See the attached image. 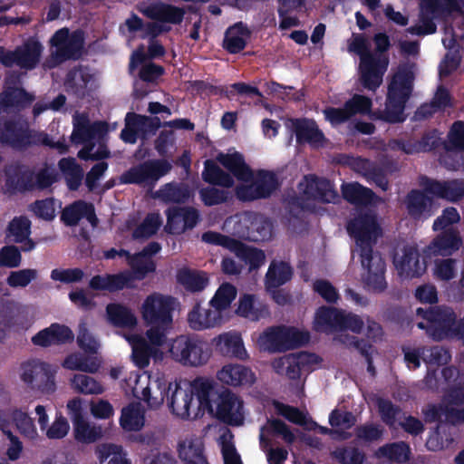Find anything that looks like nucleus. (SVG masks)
Listing matches in <instances>:
<instances>
[{"label": "nucleus", "mask_w": 464, "mask_h": 464, "mask_svg": "<svg viewBox=\"0 0 464 464\" xmlns=\"http://www.w3.org/2000/svg\"><path fill=\"white\" fill-rule=\"evenodd\" d=\"M347 231L360 248L361 264L367 271L365 285L373 292H383L387 287L386 264L382 255L373 251V245L381 234L376 218L370 213L360 214L348 222Z\"/></svg>", "instance_id": "1"}, {"label": "nucleus", "mask_w": 464, "mask_h": 464, "mask_svg": "<svg viewBox=\"0 0 464 464\" xmlns=\"http://www.w3.org/2000/svg\"><path fill=\"white\" fill-rule=\"evenodd\" d=\"M375 50L372 52L370 44L363 34H353L348 51L360 58L358 66L359 82L367 91L375 92L383 82V76L389 67L387 52L392 44L385 33H377L373 36Z\"/></svg>", "instance_id": "2"}, {"label": "nucleus", "mask_w": 464, "mask_h": 464, "mask_svg": "<svg viewBox=\"0 0 464 464\" xmlns=\"http://www.w3.org/2000/svg\"><path fill=\"white\" fill-rule=\"evenodd\" d=\"M415 74L411 66H399L388 84L386 107L384 110L370 111L367 114L373 121L387 123H402L407 116L404 113L406 103L413 92Z\"/></svg>", "instance_id": "3"}, {"label": "nucleus", "mask_w": 464, "mask_h": 464, "mask_svg": "<svg viewBox=\"0 0 464 464\" xmlns=\"http://www.w3.org/2000/svg\"><path fill=\"white\" fill-rule=\"evenodd\" d=\"M416 315L422 319L417 324L419 329L424 330L433 341L440 342L457 336V314L447 305H430L419 307Z\"/></svg>", "instance_id": "4"}, {"label": "nucleus", "mask_w": 464, "mask_h": 464, "mask_svg": "<svg viewBox=\"0 0 464 464\" xmlns=\"http://www.w3.org/2000/svg\"><path fill=\"white\" fill-rule=\"evenodd\" d=\"M169 356L183 366L199 367L206 364L211 354L210 343L197 334H180L169 344Z\"/></svg>", "instance_id": "5"}, {"label": "nucleus", "mask_w": 464, "mask_h": 464, "mask_svg": "<svg viewBox=\"0 0 464 464\" xmlns=\"http://www.w3.org/2000/svg\"><path fill=\"white\" fill-rule=\"evenodd\" d=\"M171 169L172 165L165 159L147 160L124 171L121 176V182L153 187Z\"/></svg>", "instance_id": "6"}, {"label": "nucleus", "mask_w": 464, "mask_h": 464, "mask_svg": "<svg viewBox=\"0 0 464 464\" xmlns=\"http://www.w3.org/2000/svg\"><path fill=\"white\" fill-rule=\"evenodd\" d=\"M314 322L318 326L329 327L334 330H351L356 334L362 331L364 324L357 314L324 305L317 309Z\"/></svg>", "instance_id": "7"}, {"label": "nucleus", "mask_w": 464, "mask_h": 464, "mask_svg": "<svg viewBox=\"0 0 464 464\" xmlns=\"http://www.w3.org/2000/svg\"><path fill=\"white\" fill-rule=\"evenodd\" d=\"M31 129L20 119L0 116V144L14 150L23 151L30 148Z\"/></svg>", "instance_id": "8"}, {"label": "nucleus", "mask_w": 464, "mask_h": 464, "mask_svg": "<svg viewBox=\"0 0 464 464\" xmlns=\"http://www.w3.org/2000/svg\"><path fill=\"white\" fill-rule=\"evenodd\" d=\"M21 379L32 389L50 393L55 391L54 373L49 363L31 360L22 363Z\"/></svg>", "instance_id": "9"}, {"label": "nucleus", "mask_w": 464, "mask_h": 464, "mask_svg": "<svg viewBox=\"0 0 464 464\" xmlns=\"http://www.w3.org/2000/svg\"><path fill=\"white\" fill-rule=\"evenodd\" d=\"M174 298L161 295H149L142 304V317L148 324L170 326Z\"/></svg>", "instance_id": "10"}, {"label": "nucleus", "mask_w": 464, "mask_h": 464, "mask_svg": "<svg viewBox=\"0 0 464 464\" xmlns=\"http://www.w3.org/2000/svg\"><path fill=\"white\" fill-rule=\"evenodd\" d=\"M318 362L314 353L300 352L286 354L276 359L272 366L278 374H285L290 380H298L302 372H309L312 365Z\"/></svg>", "instance_id": "11"}, {"label": "nucleus", "mask_w": 464, "mask_h": 464, "mask_svg": "<svg viewBox=\"0 0 464 464\" xmlns=\"http://www.w3.org/2000/svg\"><path fill=\"white\" fill-rule=\"evenodd\" d=\"M419 185H424L426 191L434 198L458 202L464 198V179L439 180L426 175H420Z\"/></svg>", "instance_id": "12"}, {"label": "nucleus", "mask_w": 464, "mask_h": 464, "mask_svg": "<svg viewBox=\"0 0 464 464\" xmlns=\"http://www.w3.org/2000/svg\"><path fill=\"white\" fill-rule=\"evenodd\" d=\"M165 231L171 235H180L193 229L200 220L198 210L193 207H169L165 210Z\"/></svg>", "instance_id": "13"}, {"label": "nucleus", "mask_w": 464, "mask_h": 464, "mask_svg": "<svg viewBox=\"0 0 464 464\" xmlns=\"http://www.w3.org/2000/svg\"><path fill=\"white\" fill-rule=\"evenodd\" d=\"M420 189L412 188L407 193L404 206L411 218L416 221H424L434 215V198L426 191L424 185H420Z\"/></svg>", "instance_id": "14"}, {"label": "nucleus", "mask_w": 464, "mask_h": 464, "mask_svg": "<svg viewBox=\"0 0 464 464\" xmlns=\"http://www.w3.org/2000/svg\"><path fill=\"white\" fill-rule=\"evenodd\" d=\"M279 187L280 183L275 172L261 169L252 185L237 190V196L248 200L268 198Z\"/></svg>", "instance_id": "15"}, {"label": "nucleus", "mask_w": 464, "mask_h": 464, "mask_svg": "<svg viewBox=\"0 0 464 464\" xmlns=\"http://www.w3.org/2000/svg\"><path fill=\"white\" fill-rule=\"evenodd\" d=\"M5 187L11 193L33 191L34 169L30 166L14 161L5 168Z\"/></svg>", "instance_id": "16"}, {"label": "nucleus", "mask_w": 464, "mask_h": 464, "mask_svg": "<svg viewBox=\"0 0 464 464\" xmlns=\"http://www.w3.org/2000/svg\"><path fill=\"white\" fill-rule=\"evenodd\" d=\"M216 404V417L219 420L229 425L242 424L244 420L241 412L243 402L236 394L230 391L223 392L218 394Z\"/></svg>", "instance_id": "17"}, {"label": "nucleus", "mask_w": 464, "mask_h": 464, "mask_svg": "<svg viewBox=\"0 0 464 464\" xmlns=\"http://www.w3.org/2000/svg\"><path fill=\"white\" fill-rule=\"evenodd\" d=\"M74 340V334L70 327L58 323L52 324L39 331L32 337V343L40 347H50L52 345H63L71 343Z\"/></svg>", "instance_id": "18"}, {"label": "nucleus", "mask_w": 464, "mask_h": 464, "mask_svg": "<svg viewBox=\"0 0 464 464\" xmlns=\"http://www.w3.org/2000/svg\"><path fill=\"white\" fill-rule=\"evenodd\" d=\"M291 129L295 134L296 142L299 145L309 144L311 147L324 145V135L314 120L307 118L291 119Z\"/></svg>", "instance_id": "19"}, {"label": "nucleus", "mask_w": 464, "mask_h": 464, "mask_svg": "<svg viewBox=\"0 0 464 464\" xmlns=\"http://www.w3.org/2000/svg\"><path fill=\"white\" fill-rule=\"evenodd\" d=\"M217 353L225 357L246 360L247 353L240 334L227 332L214 337L211 341Z\"/></svg>", "instance_id": "20"}, {"label": "nucleus", "mask_w": 464, "mask_h": 464, "mask_svg": "<svg viewBox=\"0 0 464 464\" xmlns=\"http://www.w3.org/2000/svg\"><path fill=\"white\" fill-rule=\"evenodd\" d=\"M462 239L459 232L452 227L441 230L430 245L424 249L428 256H450L461 246Z\"/></svg>", "instance_id": "21"}, {"label": "nucleus", "mask_w": 464, "mask_h": 464, "mask_svg": "<svg viewBox=\"0 0 464 464\" xmlns=\"http://www.w3.org/2000/svg\"><path fill=\"white\" fill-rule=\"evenodd\" d=\"M305 179L304 194L307 198L321 203H335L339 199V194L329 179L316 176L305 177Z\"/></svg>", "instance_id": "22"}, {"label": "nucleus", "mask_w": 464, "mask_h": 464, "mask_svg": "<svg viewBox=\"0 0 464 464\" xmlns=\"http://www.w3.org/2000/svg\"><path fill=\"white\" fill-rule=\"evenodd\" d=\"M82 218H86L92 226L98 224V218L92 203L82 199L66 206L61 214V220L68 227L77 226Z\"/></svg>", "instance_id": "23"}, {"label": "nucleus", "mask_w": 464, "mask_h": 464, "mask_svg": "<svg viewBox=\"0 0 464 464\" xmlns=\"http://www.w3.org/2000/svg\"><path fill=\"white\" fill-rule=\"evenodd\" d=\"M218 379L229 386H251L256 382L255 373L250 368L241 364H227L218 372Z\"/></svg>", "instance_id": "24"}, {"label": "nucleus", "mask_w": 464, "mask_h": 464, "mask_svg": "<svg viewBox=\"0 0 464 464\" xmlns=\"http://www.w3.org/2000/svg\"><path fill=\"white\" fill-rule=\"evenodd\" d=\"M143 14L151 20L172 24H179L185 16V10L170 4L157 2L149 5Z\"/></svg>", "instance_id": "25"}, {"label": "nucleus", "mask_w": 464, "mask_h": 464, "mask_svg": "<svg viewBox=\"0 0 464 464\" xmlns=\"http://www.w3.org/2000/svg\"><path fill=\"white\" fill-rule=\"evenodd\" d=\"M179 457L184 464H209L205 455V446L201 439L191 437L178 445Z\"/></svg>", "instance_id": "26"}, {"label": "nucleus", "mask_w": 464, "mask_h": 464, "mask_svg": "<svg viewBox=\"0 0 464 464\" xmlns=\"http://www.w3.org/2000/svg\"><path fill=\"white\" fill-rule=\"evenodd\" d=\"M251 32L242 22H238L229 26L224 36L223 48L231 54H237L242 52L246 46Z\"/></svg>", "instance_id": "27"}, {"label": "nucleus", "mask_w": 464, "mask_h": 464, "mask_svg": "<svg viewBox=\"0 0 464 464\" xmlns=\"http://www.w3.org/2000/svg\"><path fill=\"white\" fill-rule=\"evenodd\" d=\"M129 280V273L96 275L89 281V287L94 291L115 293L128 288Z\"/></svg>", "instance_id": "28"}, {"label": "nucleus", "mask_w": 464, "mask_h": 464, "mask_svg": "<svg viewBox=\"0 0 464 464\" xmlns=\"http://www.w3.org/2000/svg\"><path fill=\"white\" fill-rule=\"evenodd\" d=\"M217 160L226 168L237 180L249 181L253 178L251 168L246 163L243 155L239 152L220 153Z\"/></svg>", "instance_id": "29"}, {"label": "nucleus", "mask_w": 464, "mask_h": 464, "mask_svg": "<svg viewBox=\"0 0 464 464\" xmlns=\"http://www.w3.org/2000/svg\"><path fill=\"white\" fill-rule=\"evenodd\" d=\"M270 435L281 436L287 444L295 440V436L289 426L280 419H267L266 423L260 428L259 442L261 447L270 446Z\"/></svg>", "instance_id": "30"}, {"label": "nucleus", "mask_w": 464, "mask_h": 464, "mask_svg": "<svg viewBox=\"0 0 464 464\" xmlns=\"http://www.w3.org/2000/svg\"><path fill=\"white\" fill-rule=\"evenodd\" d=\"M131 270H123L121 273H129L128 288L134 287L135 280H143L146 276L156 271L157 266L152 258L145 257L140 252L133 254L128 262Z\"/></svg>", "instance_id": "31"}, {"label": "nucleus", "mask_w": 464, "mask_h": 464, "mask_svg": "<svg viewBox=\"0 0 464 464\" xmlns=\"http://www.w3.org/2000/svg\"><path fill=\"white\" fill-rule=\"evenodd\" d=\"M177 282L184 287L187 292H202L208 285L209 280L206 272L183 267L178 270L176 275Z\"/></svg>", "instance_id": "32"}, {"label": "nucleus", "mask_w": 464, "mask_h": 464, "mask_svg": "<svg viewBox=\"0 0 464 464\" xmlns=\"http://www.w3.org/2000/svg\"><path fill=\"white\" fill-rule=\"evenodd\" d=\"M394 263L397 269L409 277L420 276L426 269L420 262V253L415 246H405L401 259Z\"/></svg>", "instance_id": "33"}, {"label": "nucleus", "mask_w": 464, "mask_h": 464, "mask_svg": "<svg viewBox=\"0 0 464 464\" xmlns=\"http://www.w3.org/2000/svg\"><path fill=\"white\" fill-rule=\"evenodd\" d=\"M42 52V44L34 39L17 46L18 67L29 71L34 69L40 62Z\"/></svg>", "instance_id": "34"}, {"label": "nucleus", "mask_w": 464, "mask_h": 464, "mask_svg": "<svg viewBox=\"0 0 464 464\" xmlns=\"http://www.w3.org/2000/svg\"><path fill=\"white\" fill-rule=\"evenodd\" d=\"M292 276L293 269L288 263L273 260L265 276L266 289L279 288L290 281Z\"/></svg>", "instance_id": "35"}, {"label": "nucleus", "mask_w": 464, "mask_h": 464, "mask_svg": "<svg viewBox=\"0 0 464 464\" xmlns=\"http://www.w3.org/2000/svg\"><path fill=\"white\" fill-rule=\"evenodd\" d=\"M58 168L62 172L69 190L79 189L84 177L83 169L72 157L63 158L58 161Z\"/></svg>", "instance_id": "36"}, {"label": "nucleus", "mask_w": 464, "mask_h": 464, "mask_svg": "<svg viewBox=\"0 0 464 464\" xmlns=\"http://www.w3.org/2000/svg\"><path fill=\"white\" fill-rule=\"evenodd\" d=\"M236 313L251 321H258L268 314V308L266 304L256 302L254 295L245 294L238 300Z\"/></svg>", "instance_id": "37"}, {"label": "nucleus", "mask_w": 464, "mask_h": 464, "mask_svg": "<svg viewBox=\"0 0 464 464\" xmlns=\"http://www.w3.org/2000/svg\"><path fill=\"white\" fill-rule=\"evenodd\" d=\"M90 78V75L83 72L81 68L74 67L69 70L64 81L66 92L77 99H84L88 94L87 86Z\"/></svg>", "instance_id": "38"}, {"label": "nucleus", "mask_w": 464, "mask_h": 464, "mask_svg": "<svg viewBox=\"0 0 464 464\" xmlns=\"http://www.w3.org/2000/svg\"><path fill=\"white\" fill-rule=\"evenodd\" d=\"M343 198L355 206H367L372 203L374 192L358 182L343 183L341 187Z\"/></svg>", "instance_id": "39"}, {"label": "nucleus", "mask_w": 464, "mask_h": 464, "mask_svg": "<svg viewBox=\"0 0 464 464\" xmlns=\"http://www.w3.org/2000/svg\"><path fill=\"white\" fill-rule=\"evenodd\" d=\"M84 48L83 33L80 30L72 32L63 47L55 51L54 55L59 62L78 60L82 57Z\"/></svg>", "instance_id": "40"}, {"label": "nucleus", "mask_w": 464, "mask_h": 464, "mask_svg": "<svg viewBox=\"0 0 464 464\" xmlns=\"http://www.w3.org/2000/svg\"><path fill=\"white\" fill-rule=\"evenodd\" d=\"M106 314L109 322L116 327L131 328L137 324V319L132 311L121 304H108Z\"/></svg>", "instance_id": "41"}, {"label": "nucleus", "mask_w": 464, "mask_h": 464, "mask_svg": "<svg viewBox=\"0 0 464 464\" xmlns=\"http://www.w3.org/2000/svg\"><path fill=\"white\" fill-rule=\"evenodd\" d=\"M219 315L218 311L202 309L199 303H196L188 314V322L193 330H203L217 324Z\"/></svg>", "instance_id": "42"}, {"label": "nucleus", "mask_w": 464, "mask_h": 464, "mask_svg": "<svg viewBox=\"0 0 464 464\" xmlns=\"http://www.w3.org/2000/svg\"><path fill=\"white\" fill-rule=\"evenodd\" d=\"M193 397L192 390H185L179 387V384H175V390L169 401V407L172 413L182 419L188 418Z\"/></svg>", "instance_id": "43"}, {"label": "nucleus", "mask_w": 464, "mask_h": 464, "mask_svg": "<svg viewBox=\"0 0 464 464\" xmlns=\"http://www.w3.org/2000/svg\"><path fill=\"white\" fill-rule=\"evenodd\" d=\"M202 179L205 182L223 188H232L234 186L233 177L224 171L215 161L207 160L204 162V169L202 171Z\"/></svg>", "instance_id": "44"}, {"label": "nucleus", "mask_w": 464, "mask_h": 464, "mask_svg": "<svg viewBox=\"0 0 464 464\" xmlns=\"http://www.w3.org/2000/svg\"><path fill=\"white\" fill-rule=\"evenodd\" d=\"M145 423L143 409L138 403H130L122 408L120 418L121 427L127 431H139Z\"/></svg>", "instance_id": "45"}, {"label": "nucleus", "mask_w": 464, "mask_h": 464, "mask_svg": "<svg viewBox=\"0 0 464 464\" xmlns=\"http://www.w3.org/2000/svg\"><path fill=\"white\" fill-rule=\"evenodd\" d=\"M3 102L7 107L25 109L29 107L35 97L22 87L7 86L3 92Z\"/></svg>", "instance_id": "46"}, {"label": "nucleus", "mask_w": 464, "mask_h": 464, "mask_svg": "<svg viewBox=\"0 0 464 464\" xmlns=\"http://www.w3.org/2000/svg\"><path fill=\"white\" fill-rule=\"evenodd\" d=\"M72 435L78 443L92 444L102 437L100 425L91 424L87 420L72 425Z\"/></svg>", "instance_id": "47"}, {"label": "nucleus", "mask_w": 464, "mask_h": 464, "mask_svg": "<svg viewBox=\"0 0 464 464\" xmlns=\"http://www.w3.org/2000/svg\"><path fill=\"white\" fill-rule=\"evenodd\" d=\"M237 290L234 285L223 283L216 291L209 304L218 312H222L231 305L237 297Z\"/></svg>", "instance_id": "48"}, {"label": "nucleus", "mask_w": 464, "mask_h": 464, "mask_svg": "<svg viewBox=\"0 0 464 464\" xmlns=\"http://www.w3.org/2000/svg\"><path fill=\"white\" fill-rule=\"evenodd\" d=\"M234 253L242 258L249 266L250 271L257 270L266 262L265 252L259 248L248 246L242 242V246H237Z\"/></svg>", "instance_id": "49"}, {"label": "nucleus", "mask_w": 464, "mask_h": 464, "mask_svg": "<svg viewBox=\"0 0 464 464\" xmlns=\"http://www.w3.org/2000/svg\"><path fill=\"white\" fill-rule=\"evenodd\" d=\"M152 346L141 336H135L132 342V360L139 368H146L150 364Z\"/></svg>", "instance_id": "50"}, {"label": "nucleus", "mask_w": 464, "mask_h": 464, "mask_svg": "<svg viewBox=\"0 0 464 464\" xmlns=\"http://www.w3.org/2000/svg\"><path fill=\"white\" fill-rule=\"evenodd\" d=\"M72 388L82 394H101L103 392V387L100 382L93 377L78 373L71 380Z\"/></svg>", "instance_id": "51"}, {"label": "nucleus", "mask_w": 464, "mask_h": 464, "mask_svg": "<svg viewBox=\"0 0 464 464\" xmlns=\"http://www.w3.org/2000/svg\"><path fill=\"white\" fill-rule=\"evenodd\" d=\"M9 417L14 422L17 430L24 437L34 440L37 438L38 433L34 424L32 418L19 409H14L10 411Z\"/></svg>", "instance_id": "52"}, {"label": "nucleus", "mask_w": 464, "mask_h": 464, "mask_svg": "<svg viewBox=\"0 0 464 464\" xmlns=\"http://www.w3.org/2000/svg\"><path fill=\"white\" fill-rule=\"evenodd\" d=\"M160 195L166 202L184 203L189 198L190 192L185 183H167L160 189Z\"/></svg>", "instance_id": "53"}, {"label": "nucleus", "mask_w": 464, "mask_h": 464, "mask_svg": "<svg viewBox=\"0 0 464 464\" xmlns=\"http://www.w3.org/2000/svg\"><path fill=\"white\" fill-rule=\"evenodd\" d=\"M97 453L102 463L107 461V464H130L122 447L119 445L104 444L98 449Z\"/></svg>", "instance_id": "54"}, {"label": "nucleus", "mask_w": 464, "mask_h": 464, "mask_svg": "<svg viewBox=\"0 0 464 464\" xmlns=\"http://www.w3.org/2000/svg\"><path fill=\"white\" fill-rule=\"evenodd\" d=\"M446 151H462L464 152V121H455L447 134V140L444 144Z\"/></svg>", "instance_id": "55"}, {"label": "nucleus", "mask_w": 464, "mask_h": 464, "mask_svg": "<svg viewBox=\"0 0 464 464\" xmlns=\"http://www.w3.org/2000/svg\"><path fill=\"white\" fill-rule=\"evenodd\" d=\"M376 406L381 420L389 427H393L398 417L402 413V409L389 399L379 397Z\"/></svg>", "instance_id": "56"}, {"label": "nucleus", "mask_w": 464, "mask_h": 464, "mask_svg": "<svg viewBox=\"0 0 464 464\" xmlns=\"http://www.w3.org/2000/svg\"><path fill=\"white\" fill-rule=\"evenodd\" d=\"M31 235V221L26 217H15L8 224L6 237L14 242H22Z\"/></svg>", "instance_id": "57"}, {"label": "nucleus", "mask_w": 464, "mask_h": 464, "mask_svg": "<svg viewBox=\"0 0 464 464\" xmlns=\"http://www.w3.org/2000/svg\"><path fill=\"white\" fill-rule=\"evenodd\" d=\"M71 140L73 144H83L84 146L94 142L92 140L91 123L87 116L82 115L74 122Z\"/></svg>", "instance_id": "58"}, {"label": "nucleus", "mask_w": 464, "mask_h": 464, "mask_svg": "<svg viewBox=\"0 0 464 464\" xmlns=\"http://www.w3.org/2000/svg\"><path fill=\"white\" fill-rule=\"evenodd\" d=\"M273 406L276 409V413L286 419L288 421L299 426H305L308 424L306 414L297 407L285 404L278 401H274Z\"/></svg>", "instance_id": "59"}, {"label": "nucleus", "mask_w": 464, "mask_h": 464, "mask_svg": "<svg viewBox=\"0 0 464 464\" xmlns=\"http://www.w3.org/2000/svg\"><path fill=\"white\" fill-rule=\"evenodd\" d=\"M379 450L384 457L399 463L409 460L411 454L410 446L404 441L385 444Z\"/></svg>", "instance_id": "60"}, {"label": "nucleus", "mask_w": 464, "mask_h": 464, "mask_svg": "<svg viewBox=\"0 0 464 464\" xmlns=\"http://www.w3.org/2000/svg\"><path fill=\"white\" fill-rule=\"evenodd\" d=\"M201 240L212 246H222L234 252L237 246H242V242L229 236L216 231H206L201 236Z\"/></svg>", "instance_id": "61"}, {"label": "nucleus", "mask_w": 464, "mask_h": 464, "mask_svg": "<svg viewBox=\"0 0 464 464\" xmlns=\"http://www.w3.org/2000/svg\"><path fill=\"white\" fill-rule=\"evenodd\" d=\"M445 141L438 129H430L424 131L418 140V146L420 152H430L440 148L444 150Z\"/></svg>", "instance_id": "62"}, {"label": "nucleus", "mask_w": 464, "mask_h": 464, "mask_svg": "<svg viewBox=\"0 0 464 464\" xmlns=\"http://www.w3.org/2000/svg\"><path fill=\"white\" fill-rule=\"evenodd\" d=\"M332 457L341 464H362L365 460L364 453L358 448H337Z\"/></svg>", "instance_id": "63"}, {"label": "nucleus", "mask_w": 464, "mask_h": 464, "mask_svg": "<svg viewBox=\"0 0 464 464\" xmlns=\"http://www.w3.org/2000/svg\"><path fill=\"white\" fill-rule=\"evenodd\" d=\"M286 327H271L264 332L261 339L275 351H285Z\"/></svg>", "instance_id": "64"}]
</instances>
